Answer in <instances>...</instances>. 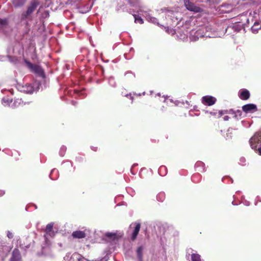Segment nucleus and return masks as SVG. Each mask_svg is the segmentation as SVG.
Instances as JSON below:
<instances>
[{"mask_svg": "<svg viewBox=\"0 0 261 261\" xmlns=\"http://www.w3.org/2000/svg\"><path fill=\"white\" fill-rule=\"evenodd\" d=\"M226 31L227 29L222 24H207L200 26L197 29L192 30L190 32V39L191 41H196L199 38L202 37H221Z\"/></svg>", "mask_w": 261, "mask_h": 261, "instance_id": "1", "label": "nucleus"}, {"mask_svg": "<svg viewBox=\"0 0 261 261\" xmlns=\"http://www.w3.org/2000/svg\"><path fill=\"white\" fill-rule=\"evenodd\" d=\"M242 2L240 1L239 4L243 5L244 7L255 6L261 4V0H242ZM250 15L256 20H259L261 22V6L258 9L257 11H255L252 13H250ZM260 22L258 21L254 22L253 25L251 28V31L254 34L258 32V30L261 28H259Z\"/></svg>", "mask_w": 261, "mask_h": 261, "instance_id": "2", "label": "nucleus"}, {"mask_svg": "<svg viewBox=\"0 0 261 261\" xmlns=\"http://www.w3.org/2000/svg\"><path fill=\"white\" fill-rule=\"evenodd\" d=\"M138 12H142V15L146 18V20L148 21V22H151L154 24H156L160 26L161 27L164 28L165 30V31L168 34L171 35H173L175 33V31L174 29L169 28L168 27H165L162 25H160L158 21V19L156 18L152 17L148 12L142 11L141 9H140V10L138 11Z\"/></svg>", "mask_w": 261, "mask_h": 261, "instance_id": "3", "label": "nucleus"}, {"mask_svg": "<svg viewBox=\"0 0 261 261\" xmlns=\"http://www.w3.org/2000/svg\"><path fill=\"white\" fill-rule=\"evenodd\" d=\"M12 31L8 19L0 18V36L2 35H8Z\"/></svg>", "mask_w": 261, "mask_h": 261, "instance_id": "4", "label": "nucleus"}, {"mask_svg": "<svg viewBox=\"0 0 261 261\" xmlns=\"http://www.w3.org/2000/svg\"><path fill=\"white\" fill-rule=\"evenodd\" d=\"M21 102V99H17L14 101L12 98L9 96H5L2 100V103L5 107H9L11 108H15L18 107Z\"/></svg>", "mask_w": 261, "mask_h": 261, "instance_id": "5", "label": "nucleus"}, {"mask_svg": "<svg viewBox=\"0 0 261 261\" xmlns=\"http://www.w3.org/2000/svg\"><path fill=\"white\" fill-rule=\"evenodd\" d=\"M250 146L253 149L256 150L257 145L261 144V132L256 133L250 139Z\"/></svg>", "mask_w": 261, "mask_h": 261, "instance_id": "6", "label": "nucleus"}, {"mask_svg": "<svg viewBox=\"0 0 261 261\" xmlns=\"http://www.w3.org/2000/svg\"><path fill=\"white\" fill-rule=\"evenodd\" d=\"M65 261H89L83 256L77 253L71 254L68 253L64 257Z\"/></svg>", "mask_w": 261, "mask_h": 261, "instance_id": "7", "label": "nucleus"}, {"mask_svg": "<svg viewBox=\"0 0 261 261\" xmlns=\"http://www.w3.org/2000/svg\"><path fill=\"white\" fill-rule=\"evenodd\" d=\"M38 5V3L36 1H33L31 2L30 6L28 8L27 11L25 12L22 14L21 19L24 20L29 18L30 15L36 9Z\"/></svg>", "mask_w": 261, "mask_h": 261, "instance_id": "8", "label": "nucleus"}, {"mask_svg": "<svg viewBox=\"0 0 261 261\" xmlns=\"http://www.w3.org/2000/svg\"><path fill=\"white\" fill-rule=\"evenodd\" d=\"M24 62L26 64L27 67L31 70V71L40 76L43 75V70L40 66L33 64L30 61L25 59L24 60Z\"/></svg>", "mask_w": 261, "mask_h": 261, "instance_id": "9", "label": "nucleus"}, {"mask_svg": "<svg viewBox=\"0 0 261 261\" xmlns=\"http://www.w3.org/2000/svg\"><path fill=\"white\" fill-rule=\"evenodd\" d=\"M14 52V47L12 46H9L7 48V54H8V58H9V60L10 62L14 64H17L18 63V60L17 58L15 56H12V55Z\"/></svg>", "mask_w": 261, "mask_h": 261, "instance_id": "10", "label": "nucleus"}, {"mask_svg": "<svg viewBox=\"0 0 261 261\" xmlns=\"http://www.w3.org/2000/svg\"><path fill=\"white\" fill-rule=\"evenodd\" d=\"M242 110L246 113H252L257 111V108L255 105L249 103L243 106Z\"/></svg>", "mask_w": 261, "mask_h": 261, "instance_id": "11", "label": "nucleus"}, {"mask_svg": "<svg viewBox=\"0 0 261 261\" xmlns=\"http://www.w3.org/2000/svg\"><path fill=\"white\" fill-rule=\"evenodd\" d=\"M185 5L186 8L189 11H193L195 12H200V8L196 6L193 3L190 2L189 0L185 1Z\"/></svg>", "mask_w": 261, "mask_h": 261, "instance_id": "12", "label": "nucleus"}, {"mask_svg": "<svg viewBox=\"0 0 261 261\" xmlns=\"http://www.w3.org/2000/svg\"><path fill=\"white\" fill-rule=\"evenodd\" d=\"M202 103L207 106H212L216 101V98L212 96H204L201 99Z\"/></svg>", "mask_w": 261, "mask_h": 261, "instance_id": "13", "label": "nucleus"}, {"mask_svg": "<svg viewBox=\"0 0 261 261\" xmlns=\"http://www.w3.org/2000/svg\"><path fill=\"white\" fill-rule=\"evenodd\" d=\"M135 226V228L132 232V237H131V239L133 240V241H134L135 240H136L138 233H139V232L140 231V227H141V225L140 223H132L130 225V227H132L133 226Z\"/></svg>", "mask_w": 261, "mask_h": 261, "instance_id": "14", "label": "nucleus"}, {"mask_svg": "<svg viewBox=\"0 0 261 261\" xmlns=\"http://www.w3.org/2000/svg\"><path fill=\"white\" fill-rule=\"evenodd\" d=\"M10 261H21L20 253L18 249H14L12 253Z\"/></svg>", "mask_w": 261, "mask_h": 261, "instance_id": "15", "label": "nucleus"}, {"mask_svg": "<svg viewBox=\"0 0 261 261\" xmlns=\"http://www.w3.org/2000/svg\"><path fill=\"white\" fill-rule=\"evenodd\" d=\"M35 88L31 84H26L22 86L21 91L26 93H33L35 91Z\"/></svg>", "mask_w": 261, "mask_h": 261, "instance_id": "16", "label": "nucleus"}, {"mask_svg": "<svg viewBox=\"0 0 261 261\" xmlns=\"http://www.w3.org/2000/svg\"><path fill=\"white\" fill-rule=\"evenodd\" d=\"M204 166L205 165L203 162L198 161L196 163L195 168L197 171L202 172L205 171Z\"/></svg>", "mask_w": 261, "mask_h": 261, "instance_id": "17", "label": "nucleus"}, {"mask_svg": "<svg viewBox=\"0 0 261 261\" xmlns=\"http://www.w3.org/2000/svg\"><path fill=\"white\" fill-rule=\"evenodd\" d=\"M240 98L242 100H247L250 97L249 91L247 90H243L239 94Z\"/></svg>", "mask_w": 261, "mask_h": 261, "instance_id": "18", "label": "nucleus"}, {"mask_svg": "<svg viewBox=\"0 0 261 261\" xmlns=\"http://www.w3.org/2000/svg\"><path fill=\"white\" fill-rule=\"evenodd\" d=\"M72 236L74 238L82 239L86 237L85 233L83 231L77 230L72 232Z\"/></svg>", "mask_w": 261, "mask_h": 261, "instance_id": "19", "label": "nucleus"}, {"mask_svg": "<svg viewBox=\"0 0 261 261\" xmlns=\"http://www.w3.org/2000/svg\"><path fill=\"white\" fill-rule=\"evenodd\" d=\"M73 96L76 98L79 97L83 98L86 96V93L84 90H74Z\"/></svg>", "mask_w": 261, "mask_h": 261, "instance_id": "20", "label": "nucleus"}, {"mask_svg": "<svg viewBox=\"0 0 261 261\" xmlns=\"http://www.w3.org/2000/svg\"><path fill=\"white\" fill-rule=\"evenodd\" d=\"M26 0H12V3L15 7H19L23 6Z\"/></svg>", "mask_w": 261, "mask_h": 261, "instance_id": "21", "label": "nucleus"}, {"mask_svg": "<svg viewBox=\"0 0 261 261\" xmlns=\"http://www.w3.org/2000/svg\"><path fill=\"white\" fill-rule=\"evenodd\" d=\"M54 224L53 223H50L48 224L45 228V231L47 234L51 236L53 233V228Z\"/></svg>", "mask_w": 261, "mask_h": 261, "instance_id": "22", "label": "nucleus"}, {"mask_svg": "<svg viewBox=\"0 0 261 261\" xmlns=\"http://www.w3.org/2000/svg\"><path fill=\"white\" fill-rule=\"evenodd\" d=\"M58 171L56 169H53L50 173L49 177L52 180H56L58 178Z\"/></svg>", "mask_w": 261, "mask_h": 261, "instance_id": "23", "label": "nucleus"}, {"mask_svg": "<svg viewBox=\"0 0 261 261\" xmlns=\"http://www.w3.org/2000/svg\"><path fill=\"white\" fill-rule=\"evenodd\" d=\"M143 250L142 246H139L137 249V256L139 261H142Z\"/></svg>", "mask_w": 261, "mask_h": 261, "instance_id": "24", "label": "nucleus"}, {"mask_svg": "<svg viewBox=\"0 0 261 261\" xmlns=\"http://www.w3.org/2000/svg\"><path fill=\"white\" fill-rule=\"evenodd\" d=\"M158 172L161 176L166 175L167 172V168L164 166H161L158 170Z\"/></svg>", "mask_w": 261, "mask_h": 261, "instance_id": "25", "label": "nucleus"}, {"mask_svg": "<svg viewBox=\"0 0 261 261\" xmlns=\"http://www.w3.org/2000/svg\"><path fill=\"white\" fill-rule=\"evenodd\" d=\"M165 198V194L164 192H160L156 196V199L159 201L162 202Z\"/></svg>", "mask_w": 261, "mask_h": 261, "instance_id": "26", "label": "nucleus"}, {"mask_svg": "<svg viewBox=\"0 0 261 261\" xmlns=\"http://www.w3.org/2000/svg\"><path fill=\"white\" fill-rule=\"evenodd\" d=\"M232 134L233 129L231 128L228 129L226 134V136H225L226 139L228 140L231 139L232 138Z\"/></svg>", "mask_w": 261, "mask_h": 261, "instance_id": "27", "label": "nucleus"}, {"mask_svg": "<svg viewBox=\"0 0 261 261\" xmlns=\"http://www.w3.org/2000/svg\"><path fill=\"white\" fill-rule=\"evenodd\" d=\"M192 261H201L200 255L197 253H193L191 255Z\"/></svg>", "mask_w": 261, "mask_h": 261, "instance_id": "28", "label": "nucleus"}, {"mask_svg": "<svg viewBox=\"0 0 261 261\" xmlns=\"http://www.w3.org/2000/svg\"><path fill=\"white\" fill-rule=\"evenodd\" d=\"M133 16L135 18V22L136 23H139L140 24H142L144 22L143 19L139 16L137 15L136 14H133Z\"/></svg>", "mask_w": 261, "mask_h": 261, "instance_id": "29", "label": "nucleus"}, {"mask_svg": "<svg viewBox=\"0 0 261 261\" xmlns=\"http://www.w3.org/2000/svg\"><path fill=\"white\" fill-rule=\"evenodd\" d=\"M200 178H201L200 175L198 173H196V174H194L192 176L191 179L193 182H197L199 181Z\"/></svg>", "mask_w": 261, "mask_h": 261, "instance_id": "30", "label": "nucleus"}, {"mask_svg": "<svg viewBox=\"0 0 261 261\" xmlns=\"http://www.w3.org/2000/svg\"><path fill=\"white\" fill-rule=\"evenodd\" d=\"M234 111L233 109H230L229 110L220 111H219V117H221L224 114H233Z\"/></svg>", "mask_w": 261, "mask_h": 261, "instance_id": "31", "label": "nucleus"}, {"mask_svg": "<svg viewBox=\"0 0 261 261\" xmlns=\"http://www.w3.org/2000/svg\"><path fill=\"white\" fill-rule=\"evenodd\" d=\"M108 81L109 85H111L112 87H115L116 86V84L114 77H110L108 79Z\"/></svg>", "mask_w": 261, "mask_h": 261, "instance_id": "32", "label": "nucleus"}, {"mask_svg": "<svg viewBox=\"0 0 261 261\" xmlns=\"http://www.w3.org/2000/svg\"><path fill=\"white\" fill-rule=\"evenodd\" d=\"M131 7H136L138 5V0H127Z\"/></svg>", "mask_w": 261, "mask_h": 261, "instance_id": "33", "label": "nucleus"}, {"mask_svg": "<svg viewBox=\"0 0 261 261\" xmlns=\"http://www.w3.org/2000/svg\"><path fill=\"white\" fill-rule=\"evenodd\" d=\"M66 151V147L65 146H62L60 148V151H59V154L61 156H63L65 153V152Z\"/></svg>", "mask_w": 261, "mask_h": 261, "instance_id": "34", "label": "nucleus"}, {"mask_svg": "<svg viewBox=\"0 0 261 261\" xmlns=\"http://www.w3.org/2000/svg\"><path fill=\"white\" fill-rule=\"evenodd\" d=\"M234 117L238 119H239L241 115H242V111L240 110H238L237 111H234Z\"/></svg>", "mask_w": 261, "mask_h": 261, "instance_id": "35", "label": "nucleus"}, {"mask_svg": "<svg viewBox=\"0 0 261 261\" xmlns=\"http://www.w3.org/2000/svg\"><path fill=\"white\" fill-rule=\"evenodd\" d=\"M125 76H128L129 77L131 78H135V74L132 72L130 71H127L124 74Z\"/></svg>", "mask_w": 261, "mask_h": 261, "instance_id": "36", "label": "nucleus"}, {"mask_svg": "<svg viewBox=\"0 0 261 261\" xmlns=\"http://www.w3.org/2000/svg\"><path fill=\"white\" fill-rule=\"evenodd\" d=\"M166 17H172L173 15H174V13L172 11H166Z\"/></svg>", "mask_w": 261, "mask_h": 261, "instance_id": "37", "label": "nucleus"}, {"mask_svg": "<svg viewBox=\"0 0 261 261\" xmlns=\"http://www.w3.org/2000/svg\"><path fill=\"white\" fill-rule=\"evenodd\" d=\"M7 236L9 239H12L13 238V234L10 231H7Z\"/></svg>", "mask_w": 261, "mask_h": 261, "instance_id": "38", "label": "nucleus"}, {"mask_svg": "<svg viewBox=\"0 0 261 261\" xmlns=\"http://www.w3.org/2000/svg\"><path fill=\"white\" fill-rule=\"evenodd\" d=\"M246 160H245V159L244 158H240V164H241L242 165H244V163L245 162Z\"/></svg>", "mask_w": 261, "mask_h": 261, "instance_id": "39", "label": "nucleus"}, {"mask_svg": "<svg viewBox=\"0 0 261 261\" xmlns=\"http://www.w3.org/2000/svg\"><path fill=\"white\" fill-rule=\"evenodd\" d=\"M242 202L246 206H249L250 204V202L246 200H242Z\"/></svg>", "mask_w": 261, "mask_h": 261, "instance_id": "40", "label": "nucleus"}, {"mask_svg": "<svg viewBox=\"0 0 261 261\" xmlns=\"http://www.w3.org/2000/svg\"><path fill=\"white\" fill-rule=\"evenodd\" d=\"M114 236H115V234L110 233V232H108V233H106V236H107V237H109V238H112V237H113Z\"/></svg>", "mask_w": 261, "mask_h": 261, "instance_id": "41", "label": "nucleus"}, {"mask_svg": "<svg viewBox=\"0 0 261 261\" xmlns=\"http://www.w3.org/2000/svg\"><path fill=\"white\" fill-rule=\"evenodd\" d=\"M187 34H184V35H181V36L180 37V39H185L186 38H187Z\"/></svg>", "mask_w": 261, "mask_h": 261, "instance_id": "42", "label": "nucleus"}, {"mask_svg": "<svg viewBox=\"0 0 261 261\" xmlns=\"http://www.w3.org/2000/svg\"><path fill=\"white\" fill-rule=\"evenodd\" d=\"M229 117L228 116H225L224 117H223V119L224 121H227L228 120Z\"/></svg>", "mask_w": 261, "mask_h": 261, "instance_id": "43", "label": "nucleus"}, {"mask_svg": "<svg viewBox=\"0 0 261 261\" xmlns=\"http://www.w3.org/2000/svg\"><path fill=\"white\" fill-rule=\"evenodd\" d=\"M5 194V192L3 190H0V196H3Z\"/></svg>", "mask_w": 261, "mask_h": 261, "instance_id": "44", "label": "nucleus"}, {"mask_svg": "<svg viewBox=\"0 0 261 261\" xmlns=\"http://www.w3.org/2000/svg\"><path fill=\"white\" fill-rule=\"evenodd\" d=\"M257 149L258 150L259 154L261 155V144L259 147H258V148H257Z\"/></svg>", "mask_w": 261, "mask_h": 261, "instance_id": "45", "label": "nucleus"}, {"mask_svg": "<svg viewBox=\"0 0 261 261\" xmlns=\"http://www.w3.org/2000/svg\"><path fill=\"white\" fill-rule=\"evenodd\" d=\"M205 2H210V3H214V0H205Z\"/></svg>", "mask_w": 261, "mask_h": 261, "instance_id": "46", "label": "nucleus"}, {"mask_svg": "<svg viewBox=\"0 0 261 261\" xmlns=\"http://www.w3.org/2000/svg\"><path fill=\"white\" fill-rule=\"evenodd\" d=\"M232 204L234 205H237V204H236L234 201L232 202Z\"/></svg>", "mask_w": 261, "mask_h": 261, "instance_id": "47", "label": "nucleus"}, {"mask_svg": "<svg viewBox=\"0 0 261 261\" xmlns=\"http://www.w3.org/2000/svg\"><path fill=\"white\" fill-rule=\"evenodd\" d=\"M67 163L68 165H71V166L72 165L71 163L67 162Z\"/></svg>", "mask_w": 261, "mask_h": 261, "instance_id": "48", "label": "nucleus"}, {"mask_svg": "<svg viewBox=\"0 0 261 261\" xmlns=\"http://www.w3.org/2000/svg\"><path fill=\"white\" fill-rule=\"evenodd\" d=\"M92 149H93L94 151H96V147H93V148H92Z\"/></svg>", "mask_w": 261, "mask_h": 261, "instance_id": "49", "label": "nucleus"}, {"mask_svg": "<svg viewBox=\"0 0 261 261\" xmlns=\"http://www.w3.org/2000/svg\"><path fill=\"white\" fill-rule=\"evenodd\" d=\"M124 56H126V55H124ZM125 59H129L130 58H127V57H126V56H125Z\"/></svg>", "mask_w": 261, "mask_h": 261, "instance_id": "50", "label": "nucleus"}, {"mask_svg": "<svg viewBox=\"0 0 261 261\" xmlns=\"http://www.w3.org/2000/svg\"><path fill=\"white\" fill-rule=\"evenodd\" d=\"M130 98H131L132 99H133V97L130 95Z\"/></svg>", "mask_w": 261, "mask_h": 261, "instance_id": "51", "label": "nucleus"}, {"mask_svg": "<svg viewBox=\"0 0 261 261\" xmlns=\"http://www.w3.org/2000/svg\"><path fill=\"white\" fill-rule=\"evenodd\" d=\"M73 105H74V106L75 105V102H73Z\"/></svg>", "mask_w": 261, "mask_h": 261, "instance_id": "52", "label": "nucleus"}, {"mask_svg": "<svg viewBox=\"0 0 261 261\" xmlns=\"http://www.w3.org/2000/svg\"><path fill=\"white\" fill-rule=\"evenodd\" d=\"M259 28H261V23L260 22V25L259 27Z\"/></svg>", "mask_w": 261, "mask_h": 261, "instance_id": "53", "label": "nucleus"}, {"mask_svg": "<svg viewBox=\"0 0 261 261\" xmlns=\"http://www.w3.org/2000/svg\"><path fill=\"white\" fill-rule=\"evenodd\" d=\"M143 95H144L145 94V92H144L143 93H142Z\"/></svg>", "mask_w": 261, "mask_h": 261, "instance_id": "54", "label": "nucleus"}]
</instances>
